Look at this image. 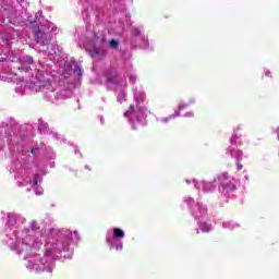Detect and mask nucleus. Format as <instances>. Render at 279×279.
Masks as SVG:
<instances>
[{"label": "nucleus", "instance_id": "25", "mask_svg": "<svg viewBox=\"0 0 279 279\" xmlns=\"http://www.w3.org/2000/svg\"><path fill=\"white\" fill-rule=\"evenodd\" d=\"M26 59H27L28 64H32V62H33L32 57H26Z\"/></svg>", "mask_w": 279, "mask_h": 279}, {"label": "nucleus", "instance_id": "9", "mask_svg": "<svg viewBox=\"0 0 279 279\" xmlns=\"http://www.w3.org/2000/svg\"><path fill=\"white\" fill-rule=\"evenodd\" d=\"M106 80H107V86H112V85H119L121 84V77L117 75V72H110L106 74Z\"/></svg>", "mask_w": 279, "mask_h": 279}, {"label": "nucleus", "instance_id": "23", "mask_svg": "<svg viewBox=\"0 0 279 279\" xmlns=\"http://www.w3.org/2000/svg\"><path fill=\"white\" fill-rule=\"evenodd\" d=\"M186 106H189V105H186V104L179 105V110H182V109L186 108Z\"/></svg>", "mask_w": 279, "mask_h": 279}, {"label": "nucleus", "instance_id": "8", "mask_svg": "<svg viewBox=\"0 0 279 279\" xmlns=\"http://www.w3.org/2000/svg\"><path fill=\"white\" fill-rule=\"evenodd\" d=\"M192 183L194 184L195 189H197V191H203L204 193H210L217 189V185L213 182L197 181L193 179Z\"/></svg>", "mask_w": 279, "mask_h": 279}, {"label": "nucleus", "instance_id": "26", "mask_svg": "<svg viewBox=\"0 0 279 279\" xmlns=\"http://www.w3.org/2000/svg\"><path fill=\"white\" fill-rule=\"evenodd\" d=\"M185 117H193V112H192V111L186 112V113H185Z\"/></svg>", "mask_w": 279, "mask_h": 279}, {"label": "nucleus", "instance_id": "17", "mask_svg": "<svg viewBox=\"0 0 279 279\" xmlns=\"http://www.w3.org/2000/svg\"><path fill=\"white\" fill-rule=\"evenodd\" d=\"M109 45H110L111 49H118V48H119V40H117V39H111V40L109 41Z\"/></svg>", "mask_w": 279, "mask_h": 279}, {"label": "nucleus", "instance_id": "22", "mask_svg": "<svg viewBox=\"0 0 279 279\" xmlns=\"http://www.w3.org/2000/svg\"><path fill=\"white\" fill-rule=\"evenodd\" d=\"M141 35V29L134 28L133 29V36H140Z\"/></svg>", "mask_w": 279, "mask_h": 279}, {"label": "nucleus", "instance_id": "24", "mask_svg": "<svg viewBox=\"0 0 279 279\" xmlns=\"http://www.w3.org/2000/svg\"><path fill=\"white\" fill-rule=\"evenodd\" d=\"M236 167H238V171H241V169H243V165H241V163H236Z\"/></svg>", "mask_w": 279, "mask_h": 279}, {"label": "nucleus", "instance_id": "4", "mask_svg": "<svg viewBox=\"0 0 279 279\" xmlns=\"http://www.w3.org/2000/svg\"><path fill=\"white\" fill-rule=\"evenodd\" d=\"M9 245L12 250H17V253L20 254H23V252H27L28 250H32V247H38V244H36V242L34 241V238L25 233H22L21 235L16 236L15 244H13L12 242H9Z\"/></svg>", "mask_w": 279, "mask_h": 279}, {"label": "nucleus", "instance_id": "18", "mask_svg": "<svg viewBox=\"0 0 279 279\" xmlns=\"http://www.w3.org/2000/svg\"><path fill=\"white\" fill-rule=\"evenodd\" d=\"M175 117H180V111H175L174 114L170 116L169 118H163V119H161V121L163 123H167L169 121V119H175Z\"/></svg>", "mask_w": 279, "mask_h": 279}, {"label": "nucleus", "instance_id": "32", "mask_svg": "<svg viewBox=\"0 0 279 279\" xmlns=\"http://www.w3.org/2000/svg\"><path fill=\"white\" fill-rule=\"evenodd\" d=\"M74 151H75V154H77V148Z\"/></svg>", "mask_w": 279, "mask_h": 279}, {"label": "nucleus", "instance_id": "20", "mask_svg": "<svg viewBox=\"0 0 279 279\" xmlns=\"http://www.w3.org/2000/svg\"><path fill=\"white\" fill-rule=\"evenodd\" d=\"M123 101H125V93L121 92L118 96V102L123 104Z\"/></svg>", "mask_w": 279, "mask_h": 279}, {"label": "nucleus", "instance_id": "28", "mask_svg": "<svg viewBox=\"0 0 279 279\" xmlns=\"http://www.w3.org/2000/svg\"><path fill=\"white\" fill-rule=\"evenodd\" d=\"M186 183H187V184H191V180H186Z\"/></svg>", "mask_w": 279, "mask_h": 279}, {"label": "nucleus", "instance_id": "30", "mask_svg": "<svg viewBox=\"0 0 279 279\" xmlns=\"http://www.w3.org/2000/svg\"><path fill=\"white\" fill-rule=\"evenodd\" d=\"M101 123H104V118H100Z\"/></svg>", "mask_w": 279, "mask_h": 279}, {"label": "nucleus", "instance_id": "10", "mask_svg": "<svg viewBox=\"0 0 279 279\" xmlns=\"http://www.w3.org/2000/svg\"><path fill=\"white\" fill-rule=\"evenodd\" d=\"M227 154H230L231 158H234L238 162L239 160H243V150L241 149L233 148L232 146H230L227 149Z\"/></svg>", "mask_w": 279, "mask_h": 279}, {"label": "nucleus", "instance_id": "15", "mask_svg": "<svg viewBox=\"0 0 279 279\" xmlns=\"http://www.w3.org/2000/svg\"><path fill=\"white\" fill-rule=\"evenodd\" d=\"M223 228H227L228 230H234V228H239V225L232 221L223 222Z\"/></svg>", "mask_w": 279, "mask_h": 279}, {"label": "nucleus", "instance_id": "12", "mask_svg": "<svg viewBox=\"0 0 279 279\" xmlns=\"http://www.w3.org/2000/svg\"><path fill=\"white\" fill-rule=\"evenodd\" d=\"M134 98L136 104H143L145 101V92H143V88H134Z\"/></svg>", "mask_w": 279, "mask_h": 279}, {"label": "nucleus", "instance_id": "3", "mask_svg": "<svg viewBox=\"0 0 279 279\" xmlns=\"http://www.w3.org/2000/svg\"><path fill=\"white\" fill-rule=\"evenodd\" d=\"M106 239L110 250L121 252L123 250L122 239H125V231L119 228L109 229Z\"/></svg>", "mask_w": 279, "mask_h": 279}, {"label": "nucleus", "instance_id": "16", "mask_svg": "<svg viewBox=\"0 0 279 279\" xmlns=\"http://www.w3.org/2000/svg\"><path fill=\"white\" fill-rule=\"evenodd\" d=\"M95 56H106V50L95 49L94 53H92V57L95 58Z\"/></svg>", "mask_w": 279, "mask_h": 279}, {"label": "nucleus", "instance_id": "1", "mask_svg": "<svg viewBox=\"0 0 279 279\" xmlns=\"http://www.w3.org/2000/svg\"><path fill=\"white\" fill-rule=\"evenodd\" d=\"M51 260H53V258L51 257L43 258L40 255H33L28 257L26 267L27 269H33V271H37V274H40L43 271L51 274V271H53V263Z\"/></svg>", "mask_w": 279, "mask_h": 279}, {"label": "nucleus", "instance_id": "6", "mask_svg": "<svg viewBox=\"0 0 279 279\" xmlns=\"http://www.w3.org/2000/svg\"><path fill=\"white\" fill-rule=\"evenodd\" d=\"M72 69V80L74 81V86H80L82 84V76L84 75V71L82 70V65L76 61L72 60L71 63Z\"/></svg>", "mask_w": 279, "mask_h": 279}, {"label": "nucleus", "instance_id": "13", "mask_svg": "<svg viewBox=\"0 0 279 279\" xmlns=\"http://www.w3.org/2000/svg\"><path fill=\"white\" fill-rule=\"evenodd\" d=\"M198 228L203 232H210V230H213V226L206 222H198Z\"/></svg>", "mask_w": 279, "mask_h": 279}, {"label": "nucleus", "instance_id": "2", "mask_svg": "<svg viewBox=\"0 0 279 279\" xmlns=\"http://www.w3.org/2000/svg\"><path fill=\"white\" fill-rule=\"evenodd\" d=\"M219 182V193L225 197H232L234 191H236V180L230 177L227 172H223L217 177Z\"/></svg>", "mask_w": 279, "mask_h": 279}, {"label": "nucleus", "instance_id": "29", "mask_svg": "<svg viewBox=\"0 0 279 279\" xmlns=\"http://www.w3.org/2000/svg\"><path fill=\"white\" fill-rule=\"evenodd\" d=\"M245 180H250V177L245 175Z\"/></svg>", "mask_w": 279, "mask_h": 279}, {"label": "nucleus", "instance_id": "5", "mask_svg": "<svg viewBox=\"0 0 279 279\" xmlns=\"http://www.w3.org/2000/svg\"><path fill=\"white\" fill-rule=\"evenodd\" d=\"M183 202L189 206L190 213L196 221L204 219L208 215L206 206L199 202H195L193 197H185Z\"/></svg>", "mask_w": 279, "mask_h": 279}, {"label": "nucleus", "instance_id": "7", "mask_svg": "<svg viewBox=\"0 0 279 279\" xmlns=\"http://www.w3.org/2000/svg\"><path fill=\"white\" fill-rule=\"evenodd\" d=\"M124 117H130V121H141V117L145 119V109L143 107H136V110H134V106H130V110L124 112Z\"/></svg>", "mask_w": 279, "mask_h": 279}, {"label": "nucleus", "instance_id": "14", "mask_svg": "<svg viewBox=\"0 0 279 279\" xmlns=\"http://www.w3.org/2000/svg\"><path fill=\"white\" fill-rule=\"evenodd\" d=\"M80 241H82V236L80 235V233L77 231H73L72 232V243L74 245H77V243H80Z\"/></svg>", "mask_w": 279, "mask_h": 279}, {"label": "nucleus", "instance_id": "19", "mask_svg": "<svg viewBox=\"0 0 279 279\" xmlns=\"http://www.w3.org/2000/svg\"><path fill=\"white\" fill-rule=\"evenodd\" d=\"M238 141H239V135L236 134V132H234V134L230 138V144L231 145H236Z\"/></svg>", "mask_w": 279, "mask_h": 279}, {"label": "nucleus", "instance_id": "33", "mask_svg": "<svg viewBox=\"0 0 279 279\" xmlns=\"http://www.w3.org/2000/svg\"><path fill=\"white\" fill-rule=\"evenodd\" d=\"M9 217H14V215H11V216H9Z\"/></svg>", "mask_w": 279, "mask_h": 279}, {"label": "nucleus", "instance_id": "27", "mask_svg": "<svg viewBox=\"0 0 279 279\" xmlns=\"http://www.w3.org/2000/svg\"><path fill=\"white\" fill-rule=\"evenodd\" d=\"M271 74V72H269V71H267L266 73H265V75H270Z\"/></svg>", "mask_w": 279, "mask_h": 279}, {"label": "nucleus", "instance_id": "11", "mask_svg": "<svg viewBox=\"0 0 279 279\" xmlns=\"http://www.w3.org/2000/svg\"><path fill=\"white\" fill-rule=\"evenodd\" d=\"M40 182H43V178L38 174L35 175L33 181H31V184H32L36 195H43V187L38 186V184H40Z\"/></svg>", "mask_w": 279, "mask_h": 279}, {"label": "nucleus", "instance_id": "31", "mask_svg": "<svg viewBox=\"0 0 279 279\" xmlns=\"http://www.w3.org/2000/svg\"><path fill=\"white\" fill-rule=\"evenodd\" d=\"M278 138H279V129L277 130Z\"/></svg>", "mask_w": 279, "mask_h": 279}, {"label": "nucleus", "instance_id": "21", "mask_svg": "<svg viewBox=\"0 0 279 279\" xmlns=\"http://www.w3.org/2000/svg\"><path fill=\"white\" fill-rule=\"evenodd\" d=\"M129 80H130V83H131V84H136V75L131 74V75L129 76Z\"/></svg>", "mask_w": 279, "mask_h": 279}]
</instances>
